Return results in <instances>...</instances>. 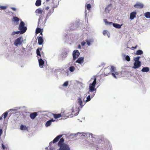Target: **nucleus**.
<instances>
[{
	"mask_svg": "<svg viewBox=\"0 0 150 150\" xmlns=\"http://www.w3.org/2000/svg\"><path fill=\"white\" fill-rule=\"evenodd\" d=\"M81 134V137L83 136L87 139L91 136V138L92 139V141L90 140L89 142L87 141V144L90 146H93L99 148V147L102 146V145L104 142V137L102 135H97L88 132H78L77 134Z\"/></svg>",
	"mask_w": 150,
	"mask_h": 150,
	"instance_id": "obj_1",
	"label": "nucleus"
},
{
	"mask_svg": "<svg viewBox=\"0 0 150 150\" xmlns=\"http://www.w3.org/2000/svg\"><path fill=\"white\" fill-rule=\"evenodd\" d=\"M62 136V135L60 134L57 136L52 141V142H50V144L52 143H54L57 142L60 139V140L58 143V146L59 147L61 146L62 145H63L64 144H66L64 143V139L63 138H61Z\"/></svg>",
	"mask_w": 150,
	"mask_h": 150,
	"instance_id": "obj_2",
	"label": "nucleus"
},
{
	"mask_svg": "<svg viewBox=\"0 0 150 150\" xmlns=\"http://www.w3.org/2000/svg\"><path fill=\"white\" fill-rule=\"evenodd\" d=\"M25 23L23 21H21L20 23L18 29L20 33L23 34L27 30V28L25 26Z\"/></svg>",
	"mask_w": 150,
	"mask_h": 150,
	"instance_id": "obj_3",
	"label": "nucleus"
},
{
	"mask_svg": "<svg viewBox=\"0 0 150 150\" xmlns=\"http://www.w3.org/2000/svg\"><path fill=\"white\" fill-rule=\"evenodd\" d=\"M108 70L109 71V72H112L111 75L115 79H117V77L116 75H115V74L114 73V72L116 71V68L114 66H108V67L105 68V72H106V71Z\"/></svg>",
	"mask_w": 150,
	"mask_h": 150,
	"instance_id": "obj_4",
	"label": "nucleus"
},
{
	"mask_svg": "<svg viewBox=\"0 0 150 150\" xmlns=\"http://www.w3.org/2000/svg\"><path fill=\"white\" fill-rule=\"evenodd\" d=\"M95 86L89 85V91L88 92V93L91 95V98H93L95 95L96 89L95 88Z\"/></svg>",
	"mask_w": 150,
	"mask_h": 150,
	"instance_id": "obj_5",
	"label": "nucleus"
},
{
	"mask_svg": "<svg viewBox=\"0 0 150 150\" xmlns=\"http://www.w3.org/2000/svg\"><path fill=\"white\" fill-rule=\"evenodd\" d=\"M54 7H55L54 6V7H53L52 8L50 9V10L47 13L45 18L43 22L44 24H45L46 23L47 19L53 13L54 9Z\"/></svg>",
	"mask_w": 150,
	"mask_h": 150,
	"instance_id": "obj_6",
	"label": "nucleus"
},
{
	"mask_svg": "<svg viewBox=\"0 0 150 150\" xmlns=\"http://www.w3.org/2000/svg\"><path fill=\"white\" fill-rule=\"evenodd\" d=\"M23 41V37H20L15 40L14 44L15 46H18V45H21Z\"/></svg>",
	"mask_w": 150,
	"mask_h": 150,
	"instance_id": "obj_7",
	"label": "nucleus"
},
{
	"mask_svg": "<svg viewBox=\"0 0 150 150\" xmlns=\"http://www.w3.org/2000/svg\"><path fill=\"white\" fill-rule=\"evenodd\" d=\"M80 53L77 50H74L72 53L73 60L74 61L79 56Z\"/></svg>",
	"mask_w": 150,
	"mask_h": 150,
	"instance_id": "obj_8",
	"label": "nucleus"
},
{
	"mask_svg": "<svg viewBox=\"0 0 150 150\" xmlns=\"http://www.w3.org/2000/svg\"><path fill=\"white\" fill-rule=\"evenodd\" d=\"M58 150H71L69 146L67 144H64L59 146Z\"/></svg>",
	"mask_w": 150,
	"mask_h": 150,
	"instance_id": "obj_9",
	"label": "nucleus"
},
{
	"mask_svg": "<svg viewBox=\"0 0 150 150\" xmlns=\"http://www.w3.org/2000/svg\"><path fill=\"white\" fill-rule=\"evenodd\" d=\"M77 102L78 104L79 105L80 107L81 108H82L84 105L85 103L84 104H83V102L82 100V98L81 97H78L77 98Z\"/></svg>",
	"mask_w": 150,
	"mask_h": 150,
	"instance_id": "obj_10",
	"label": "nucleus"
},
{
	"mask_svg": "<svg viewBox=\"0 0 150 150\" xmlns=\"http://www.w3.org/2000/svg\"><path fill=\"white\" fill-rule=\"evenodd\" d=\"M96 77L95 76L91 78L89 81L90 82L89 85L95 86L96 83Z\"/></svg>",
	"mask_w": 150,
	"mask_h": 150,
	"instance_id": "obj_11",
	"label": "nucleus"
},
{
	"mask_svg": "<svg viewBox=\"0 0 150 150\" xmlns=\"http://www.w3.org/2000/svg\"><path fill=\"white\" fill-rule=\"evenodd\" d=\"M110 24H112L113 26L117 28H120L122 25V24H119L116 23H113L112 22H109Z\"/></svg>",
	"mask_w": 150,
	"mask_h": 150,
	"instance_id": "obj_12",
	"label": "nucleus"
},
{
	"mask_svg": "<svg viewBox=\"0 0 150 150\" xmlns=\"http://www.w3.org/2000/svg\"><path fill=\"white\" fill-rule=\"evenodd\" d=\"M76 109H74V108H73L71 109L72 113L75 111L77 112L76 113H75L74 114V115H75V116H76L78 115V114L79 112L80 111V110H79V107L77 106L76 105Z\"/></svg>",
	"mask_w": 150,
	"mask_h": 150,
	"instance_id": "obj_13",
	"label": "nucleus"
},
{
	"mask_svg": "<svg viewBox=\"0 0 150 150\" xmlns=\"http://www.w3.org/2000/svg\"><path fill=\"white\" fill-rule=\"evenodd\" d=\"M141 66V62H134L132 68L134 69L139 68Z\"/></svg>",
	"mask_w": 150,
	"mask_h": 150,
	"instance_id": "obj_14",
	"label": "nucleus"
},
{
	"mask_svg": "<svg viewBox=\"0 0 150 150\" xmlns=\"http://www.w3.org/2000/svg\"><path fill=\"white\" fill-rule=\"evenodd\" d=\"M38 60L40 67V68H42L44 64V61L42 59V58H40V59H39Z\"/></svg>",
	"mask_w": 150,
	"mask_h": 150,
	"instance_id": "obj_15",
	"label": "nucleus"
},
{
	"mask_svg": "<svg viewBox=\"0 0 150 150\" xmlns=\"http://www.w3.org/2000/svg\"><path fill=\"white\" fill-rule=\"evenodd\" d=\"M144 5L143 4L138 2L134 5V7L136 8H142L143 7Z\"/></svg>",
	"mask_w": 150,
	"mask_h": 150,
	"instance_id": "obj_16",
	"label": "nucleus"
},
{
	"mask_svg": "<svg viewBox=\"0 0 150 150\" xmlns=\"http://www.w3.org/2000/svg\"><path fill=\"white\" fill-rule=\"evenodd\" d=\"M84 61V57H81L76 61L75 62L77 63L80 64L82 63Z\"/></svg>",
	"mask_w": 150,
	"mask_h": 150,
	"instance_id": "obj_17",
	"label": "nucleus"
},
{
	"mask_svg": "<svg viewBox=\"0 0 150 150\" xmlns=\"http://www.w3.org/2000/svg\"><path fill=\"white\" fill-rule=\"evenodd\" d=\"M137 13L136 11H133L131 13L130 15V19L131 20H133L136 17Z\"/></svg>",
	"mask_w": 150,
	"mask_h": 150,
	"instance_id": "obj_18",
	"label": "nucleus"
},
{
	"mask_svg": "<svg viewBox=\"0 0 150 150\" xmlns=\"http://www.w3.org/2000/svg\"><path fill=\"white\" fill-rule=\"evenodd\" d=\"M37 115V112H35L30 114V117L31 119L33 120L34 119Z\"/></svg>",
	"mask_w": 150,
	"mask_h": 150,
	"instance_id": "obj_19",
	"label": "nucleus"
},
{
	"mask_svg": "<svg viewBox=\"0 0 150 150\" xmlns=\"http://www.w3.org/2000/svg\"><path fill=\"white\" fill-rule=\"evenodd\" d=\"M55 121V120H53V119H50L48 121H47L45 124V126L47 127L50 126L52 123V122H53Z\"/></svg>",
	"mask_w": 150,
	"mask_h": 150,
	"instance_id": "obj_20",
	"label": "nucleus"
},
{
	"mask_svg": "<svg viewBox=\"0 0 150 150\" xmlns=\"http://www.w3.org/2000/svg\"><path fill=\"white\" fill-rule=\"evenodd\" d=\"M122 56L125 57V59L127 61L129 62L130 60V58L129 56L126 55L125 53H122Z\"/></svg>",
	"mask_w": 150,
	"mask_h": 150,
	"instance_id": "obj_21",
	"label": "nucleus"
},
{
	"mask_svg": "<svg viewBox=\"0 0 150 150\" xmlns=\"http://www.w3.org/2000/svg\"><path fill=\"white\" fill-rule=\"evenodd\" d=\"M68 54V52L67 51H65L62 54V59L64 60L67 57Z\"/></svg>",
	"mask_w": 150,
	"mask_h": 150,
	"instance_id": "obj_22",
	"label": "nucleus"
},
{
	"mask_svg": "<svg viewBox=\"0 0 150 150\" xmlns=\"http://www.w3.org/2000/svg\"><path fill=\"white\" fill-rule=\"evenodd\" d=\"M38 43L40 45H41L43 42V40L42 36L38 37Z\"/></svg>",
	"mask_w": 150,
	"mask_h": 150,
	"instance_id": "obj_23",
	"label": "nucleus"
},
{
	"mask_svg": "<svg viewBox=\"0 0 150 150\" xmlns=\"http://www.w3.org/2000/svg\"><path fill=\"white\" fill-rule=\"evenodd\" d=\"M94 41L93 39V38H89L86 40V42L88 46H89L91 45V43H93Z\"/></svg>",
	"mask_w": 150,
	"mask_h": 150,
	"instance_id": "obj_24",
	"label": "nucleus"
},
{
	"mask_svg": "<svg viewBox=\"0 0 150 150\" xmlns=\"http://www.w3.org/2000/svg\"><path fill=\"white\" fill-rule=\"evenodd\" d=\"M36 54L37 55V57L38 59L39 60V59H40V58H42V59H43V57L44 56L42 55V54H41L40 53V51H39V50H38L37 51V52H36Z\"/></svg>",
	"mask_w": 150,
	"mask_h": 150,
	"instance_id": "obj_25",
	"label": "nucleus"
},
{
	"mask_svg": "<svg viewBox=\"0 0 150 150\" xmlns=\"http://www.w3.org/2000/svg\"><path fill=\"white\" fill-rule=\"evenodd\" d=\"M53 115L54 118L55 119L59 118L62 116L61 114H53Z\"/></svg>",
	"mask_w": 150,
	"mask_h": 150,
	"instance_id": "obj_26",
	"label": "nucleus"
},
{
	"mask_svg": "<svg viewBox=\"0 0 150 150\" xmlns=\"http://www.w3.org/2000/svg\"><path fill=\"white\" fill-rule=\"evenodd\" d=\"M149 69L148 67H143L141 71L143 72H147L149 71Z\"/></svg>",
	"mask_w": 150,
	"mask_h": 150,
	"instance_id": "obj_27",
	"label": "nucleus"
},
{
	"mask_svg": "<svg viewBox=\"0 0 150 150\" xmlns=\"http://www.w3.org/2000/svg\"><path fill=\"white\" fill-rule=\"evenodd\" d=\"M20 129L22 130H27L28 128L26 126L21 125L20 126Z\"/></svg>",
	"mask_w": 150,
	"mask_h": 150,
	"instance_id": "obj_28",
	"label": "nucleus"
},
{
	"mask_svg": "<svg viewBox=\"0 0 150 150\" xmlns=\"http://www.w3.org/2000/svg\"><path fill=\"white\" fill-rule=\"evenodd\" d=\"M13 21L16 22L17 23H18V21H19V18L16 17H14L12 19Z\"/></svg>",
	"mask_w": 150,
	"mask_h": 150,
	"instance_id": "obj_29",
	"label": "nucleus"
},
{
	"mask_svg": "<svg viewBox=\"0 0 150 150\" xmlns=\"http://www.w3.org/2000/svg\"><path fill=\"white\" fill-rule=\"evenodd\" d=\"M143 51L141 50H137L136 53V54L137 55H141L143 54Z\"/></svg>",
	"mask_w": 150,
	"mask_h": 150,
	"instance_id": "obj_30",
	"label": "nucleus"
},
{
	"mask_svg": "<svg viewBox=\"0 0 150 150\" xmlns=\"http://www.w3.org/2000/svg\"><path fill=\"white\" fill-rule=\"evenodd\" d=\"M20 109V107H16L15 108L13 109H11L9 110L8 112H9V111H13L15 112H17Z\"/></svg>",
	"mask_w": 150,
	"mask_h": 150,
	"instance_id": "obj_31",
	"label": "nucleus"
},
{
	"mask_svg": "<svg viewBox=\"0 0 150 150\" xmlns=\"http://www.w3.org/2000/svg\"><path fill=\"white\" fill-rule=\"evenodd\" d=\"M41 0H37L35 2V5L36 6H38L41 4Z\"/></svg>",
	"mask_w": 150,
	"mask_h": 150,
	"instance_id": "obj_32",
	"label": "nucleus"
},
{
	"mask_svg": "<svg viewBox=\"0 0 150 150\" xmlns=\"http://www.w3.org/2000/svg\"><path fill=\"white\" fill-rule=\"evenodd\" d=\"M91 95L90 94H89V95H88V96L87 97L85 101H84V102L85 103L91 100Z\"/></svg>",
	"mask_w": 150,
	"mask_h": 150,
	"instance_id": "obj_33",
	"label": "nucleus"
},
{
	"mask_svg": "<svg viewBox=\"0 0 150 150\" xmlns=\"http://www.w3.org/2000/svg\"><path fill=\"white\" fill-rule=\"evenodd\" d=\"M69 70L71 72H74L75 70V67L73 66H71L69 68Z\"/></svg>",
	"mask_w": 150,
	"mask_h": 150,
	"instance_id": "obj_34",
	"label": "nucleus"
},
{
	"mask_svg": "<svg viewBox=\"0 0 150 150\" xmlns=\"http://www.w3.org/2000/svg\"><path fill=\"white\" fill-rule=\"evenodd\" d=\"M42 10L41 8H39L37 9L35 11V12L36 13H38V14H41L42 13Z\"/></svg>",
	"mask_w": 150,
	"mask_h": 150,
	"instance_id": "obj_35",
	"label": "nucleus"
},
{
	"mask_svg": "<svg viewBox=\"0 0 150 150\" xmlns=\"http://www.w3.org/2000/svg\"><path fill=\"white\" fill-rule=\"evenodd\" d=\"M43 30L42 29H41L40 28H37L36 29L35 33H40Z\"/></svg>",
	"mask_w": 150,
	"mask_h": 150,
	"instance_id": "obj_36",
	"label": "nucleus"
},
{
	"mask_svg": "<svg viewBox=\"0 0 150 150\" xmlns=\"http://www.w3.org/2000/svg\"><path fill=\"white\" fill-rule=\"evenodd\" d=\"M144 15L146 18H150V12H148L145 13Z\"/></svg>",
	"mask_w": 150,
	"mask_h": 150,
	"instance_id": "obj_37",
	"label": "nucleus"
},
{
	"mask_svg": "<svg viewBox=\"0 0 150 150\" xmlns=\"http://www.w3.org/2000/svg\"><path fill=\"white\" fill-rule=\"evenodd\" d=\"M140 58V57L139 56L135 57L134 59V60L135 62H141L139 61Z\"/></svg>",
	"mask_w": 150,
	"mask_h": 150,
	"instance_id": "obj_38",
	"label": "nucleus"
},
{
	"mask_svg": "<svg viewBox=\"0 0 150 150\" xmlns=\"http://www.w3.org/2000/svg\"><path fill=\"white\" fill-rule=\"evenodd\" d=\"M69 84V82L67 81H66L62 85V86L63 87H67Z\"/></svg>",
	"mask_w": 150,
	"mask_h": 150,
	"instance_id": "obj_39",
	"label": "nucleus"
},
{
	"mask_svg": "<svg viewBox=\"0 0 150 150\" xmlns=\"http://www.w3.org/2000/svg\"><path fill=\"white\" fill-rule=\"evenodd\" d=\"M8 112H6L4 113L3 115H2V116H4V118L5 119L6 117H7L8 114Z\"/></svg>",
	"mask_w": 150,
	"mask_h": 150,
	"instance_id": "obj_40",
	"label": "nucleus"
},
{
	"mask_svg": "<svg viewBox=\"0 0 150 150\" xmlns=\"http://www.w3.org/2000/svg\"><path fill=\"white\" fill-rule=\"evenodd\" d=\"M42 16H40L39 17V18L38 20V24L40 23L41 21H42L43 20V18H42Z\"/></svg>",
	"mask_w": 150,
	"mask_h": 150,
	"instance_id": "obj_41",
	"label": "nucleus"
},
{
	"mask_svg": "<svg viewBox=\"0 0 150 150\" xmlns=\"http://www.w3.org/2000/svg\"><path fill=\"white\" fill-rule=\"evenodd\" d=\"M20 33V32L19 31H13V32L12 33H11V35H15L18 34Z\"/></svg>",
	"mask_w": 150,
	"mask_h": 150,
	"instance_id": "obj_42",
	"label": "nucleus"
},
{
	"mask_svg": "<svg viewBox=\"0 0 150 150\" xmlns=\"http://www.w3.org/2000/svg\"><path fill=\"white\" fill-rule=\"evenodd\" d=\"M7 6H2L0 5V8L1 10H5L7 8Z\"/></svg>",
	"mask_w": 150,
	"mask_h": 150,
	"instance_id": "obj_43",
	"label": "nucleus"
},
{
	"mask_svg": "<svg viewBox=\"0 0 150 150\" xmlns=\"http://www.w3.org/2000/svg\"><path fill=\"white\" fill-rule=\"evenodd\" d=\"M86 7L89 10L91 7V5L90 4H88L86 5Z\"/></svg>",
	"mask_w": 150,
	"mask_h": 150,
	"instance_id": "obj_44",
	"label": "nucleus"
},
{
	"mask_svg": "<svg viewBox=\"0 0 150 150\" xmlns=\"http://www.w3.org/2000/svg\"><path fill=\"white\" fill-rule=\"evenodd\" d=\"M2 147V148L3 150H5V149L6 148V146L4 145L3 143L1 144Z\"/></svg>",
	"mask_w": 150,
	"mask_h": 150,
	"instance_id": "obj_45",
	"label": "nucleus"
},
{
	"mask_svg": "<svg viewBox=\"0 0 150 150\" xmlns=\"http://www.w3.org/2000/svg\"><path fill=\"white\" fill-rule=\"evenodd\" d=\"M104 21L105 22V23L106 24H107V25L109 24L110 25H111L109 24V22L108 21L107 19H104Z\"/></svg>",
	"mask_w": 150,
	"mask_h": 150,
	"instance_id": "obj_46",
	"label": "nucleus"
},
{
	"mask_svg": "<svg viewBox=\"0 0 150 150\" xmlns=\"http://www.w3.org/2000/svg\"><path fill=\"white\" fill-rule=\"evenodd\" d=\"M105 74L106 75V76L108 74H109L110 72H109V71L108 70L105 72V70L104 71Z\"/></svg>",
	"mask_w": 150,
	"mask_h": 150,
	"instance_id": "obj_47",
	"label": "nucleus"
},
{
	"mask_svg": "<svg viewBox=\"0 0 150 150\" xmlns=\"http://www.w3.org/2000/svg\"><path fill=\"white\" fill-rule=\"evenodd\" d=\"M24 54V53H23V52L21 50V52H18V54L19 55H22L23 54Z\"/></svg>",
	"mask_w": 150,
	"mask_h": 150,
	"instance_id": "obj_48",
	"label": "nucleus"
},
{
	"mask_svg": "<svg viewBox=\"0 0 150 150\" xmlns=\"http://www.w3.org/2000/svg\"><path fill=\"white\" fill-rule=\"evenodd\" d=\"M103 34L104 35H105L106 34H107V31L106 30H104L103 32Z\"/></svg>",
	"mask_w": 150,
	"mask_h": 150,
	"instance_id": "obj_49",
	"label": "nucleus"
},
{
	"mask_svg": "<svg viewBox=\"0 0 150 150\" xmlns=\"http://www.w3.org/2000/svg\"><path fill=\"white\" fill-rule=\"evenodd\" d=\"M10 8L12 9L13 11H15L16 10V8L13 7H11Z\"/></svg>",
	"mask_w": 150,
	"mask_h": 150,
	"instance_id": "obj_50",
	"label": "nucleus"
},
{
	"mask_svg": "<svg viewBox=\"0 0 150 150\" xmlns=\"http://www.w3.org/2000/svg\"><path fill=\"white\" fill-rule=\"evenodd\" d=\"M86 44V42L84 41L82 42L81 43V45L83 46L84 45Z\"/></svg>",
	"mask_w": 150,
	"mask_h": 150,
	"instance_id": "obj_51",
	"label": "nucleus"
},
{
	"mask_svg": "<svg viewBox=\"0 0 150 150\" xmlns=\"http://www.w3.org/2000/svg\"><path fill=\"white\" fill-rule=\"evenodd\" d=\"M110 5H108L106 8H105V11H106V12H109V11L108 10V7L110 6Z\"/></svg>",
	"mask_w": 150,
	"mask_h": 150,
	"instance_id": "obj_52",
	"label": "nucleus"
},
{
	"mask_svg": "<svg viewBox=\"0 0 150 150\" xmlns=\"http://www.w3.org/2000/svg\"><path fill=\"white\" fill-rule=\"evenodd\" d=\"M114 73L115 74V75H118L120 74V72H117V71H116L114 72Z\"/></svg>",
	"mask_w": 150,
	"mask_h": 150,
	"instance_id": "obj_53",
	"label": "nucleus"
},
{
	"mask_svg": "<svg viewBox=\"0 0 150 150\" xmlns=\"http://www.w3.org/2000/svg\"><path fill=\"white\" fill-rule=\"evenodd\" d=\"M42 50V48H38L36 50V52H37V50H39V51H40V50Z\"/></svg>",
	"mask_w": 150,
	"mask_h": 150,
	"instance_id": "obj_54",
	"label": "nucleus"
},
{
	"mask_svg": "<svg viewBox=\"0 0 150 150\" xmlns=\"http://www.w3.org/2000/svg\"><path fill=\"white\" fill-rule=\"evenodd\" d=\"M3 132L2 130V129H0V136L1 135Z\"/></svg>",
	"mask_w": 150,
	"mask_h": 150,
	"instance_id": "obj_55",
	"label": "nucleus"
},
{
	"mask_svg": "<svg viewBox=\"0 0 150 150\" xmlns=\"http://www.w3.org/2000/svg\"><path fill=\"white\" fill-rule=\"evenodd\" d=\"M21 51H22L23 52V51H25V48H24L23 47L22 48V50H21Z\"/></svg>",
	"mask_w": 150,
	"mask_h": 150,
	"instance_id": "obj_56",
	"label": "nucleus"
},
{
	"mask_svg": "<svg viewBox=\"0 0 150 150\" xmlns=\"http://www.w3.org/2000/svg\"><path fill=\"white\" fill-rule=\"evenodd\" d=\"M81 46L80 45H79L78 46V48L79 49H80L81 48Z\"/></svg>",
	"mask_w": 150,
	"mask_h": 150,
	"instance_id": "obj_57",
	"label": "nucleus"
},
{
	"mask_svg": "<svg viewBox=\"0 0 150 150\" xmlns=\"http://www.w3.org/2000/svg\"><path fill=\"white\" fill-rule=\"evenodd\" d=\"M137 47V45H136L134 47H132V48H134V49H136Z\"/></svg>",
	"mask_w": 150,
	"mask_h": 150,
	"instance_id": "obj_58",
	"label": "nucleus"
},
{
	"mask_svg": "<svg viewBox=\"0 0 150 150\" xmlns=\"http://www.w3.org/2000/svg\"><path fill=\"white\" fill-rule=\"evenodd\" d=\"M50 147V150H53V148H52Z\"/></svg>",
	"mask_w": 150,
	"mask_h": 150,
	"instance_id": "obj_59",
	"label": "nucleus"
},
{
	"mask_svg": "<svg viewBox=\"0 0 150 150\" xmlns=\"http://www.w3.org/2000/svg\"><path fill=\"white\" fill-rule=\"evenodd\" d=\"M42 32H43V30L42 31H41V32L40 33V35H42Z\"/></svg>",
	"mask_w": 150,
	"mask_h": 150,
	"instance_id": "obj_60",
	"label": "nucleus"
},
{
	"mask_svg": "<svg viewBox=\"0 0 150 150\" xmlns=\"http://www.w3.org/2000/svg\"><path fill=\"white\" fill-rule=\"evenodd\" d=\"M49 8V7H48V6H47V7L46 8V9L47 10H48Z\"/></svg>",
	"mask_w": 150,
	"mask_h": 150,
	"instance_id": "obj_61",
	"label": "nucleus"
},
{
	"mask_svg": "<svg viewBox=\"0 0 150 150\" xmlns=\"http://www.w3.org/2000/svg\"><path fill=\"white\" fill-rule=\"evenodd\" d=\"M50 0H46V1L48 2Z\"/></svg>",
	"mask_w": 150,
	"mask_h": 150,
	"instance_id": "obj_62",
	"label": "nucleus"
},
{
	"mask_svg": "<svg viewBox=\"0 0 150 150\" xmlns=\"http://www.w3.org/2000/svg\"><path fill=\"white\" fill-rule=\"evenodd\" d=\"M85 98L83 99V100H84Z\"/></svg>",
	"mask_w": 150,
	"mask_h": 150,
	"instance_id": "obj_63",
	"label": "nucleus"
},
{
	"mask_svg": "<svg viewBox=\"0 0 150 150\" xmlns=\"http://www.w3.org/2000/svg\"><path fill=\"white\" fill-rule=\"evenodd\" d=\"M96 150H98V149H96Z\"/></svg>",
	"mask_w": 150,
	"mask_h": 150,
	"instance_id": "obj_64",
	"label": "nucleus"
}]
</instances>
